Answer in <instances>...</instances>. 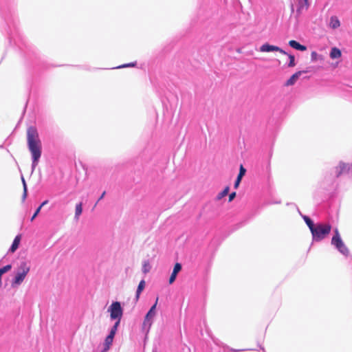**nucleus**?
<instances>
[{"instance_id":"20","label":"nucleus","mask_w":352,"mask_h":352,"mask_svg":"<svg viewBox=\"0 0 352 352\" xmlns=\"http://www.w3.org/2000/svg\"><path fill=\"white\" fill-rule=\"evenodd\" d=\"M145 287V281L144 280H142L138 287L137 291H136V298L138 299L140 297V295L142 290L144 289Z\"/></svg>"},{"instance_id":"18","label":"nucleus","mask_w":352,"mask_h":352,"mask_svg":"<svg viewBox=\"0 0 352 352\" xmlns=\"http://www.w3.org/2000/svg\"><path fill=\"white\" fill-rule=\"evenodd\" d=\"M142 272L145 274L148 273L151 271V265L148 260H144L142 262Z\"/></svg>"},{"instance_id":"26","label":"nucleus","mask_w":352,"mask_h":352,"mask_svg":"<svg viewBox=\"0 0 352 352\" xmlns=\"http://www.w3.org/2000/svg\"><path fill=\"white\" fill-rule=\"evenodd\" d=\"M120 322H119V321H116L114 325L112 327V328L111 329V331H110L109 334L111 335L113 337L116 335V331L118 330V326L120 324Z\"/></svg>"},{"instance_id":"4","label":"nucleus","mask_w":352,"mask_h":352,"mask_svg":"<svg viewBox=\"0 0 352 352\" xmlns=\"http://www.w3.org/2000/svg\"><path fill=\"white\" fill-rule=\"evenodd\" d=\"M158 302V298H157L154 305L150 308L148 311L146 313L144 321L142 322V331L146 334L149 332L152 324L154 322L155 318L157 315L156 307Z\"/></svg>"},{"instance_id":"15","label":"nucleus","mask_w":352,"mask_h":352,"mask_svg":"<svg viewBox=\"0 0 352 352\" xmlns=\"http://www.w3.org/2000/svg\"><path fill=\"white\" fill-rule=\"evenodd\" d=\"M245 171L246 170L243 168V166L241 165L240 166V170H239V173L238 175V177L235 181V183H234V188H237L241 181V179L242 177H243V175H245Z\"/></svg>"},{"instance_id":"31","label":"nucleus","mask_w":352,"mask_h":352,"mask_svg":"<svg viewBox=\"0 0 352 352\" xmlns=\"http://www.w3.org/2000/svg\"><path fill=\"white\" fill-rule=\"evenodd\" d=\"M236 196V192H232L231 194H230L229 195V201H231L234 199V198Z\"/></svg>"},{"instance_id":"9","label":"nucleus","mask_w":352,"mask_h":352,"mask_svg":"<svg viewBox=\"0 0 352 352\" xmlns=\"http://www.w3.org/2000/svg\"><path fill=\"white\" fill-rule=\"evenodd\" d=\"M305 71H298L294 74L285 82L286 86H292L294 85L298 79L300 78V76L305 73Z\"/></svg>"},{"instance_id":"27","label":"nucleus","mask_w":352,"mask_h":352,"mask_svg":"<svg viewBox=\"0 0 352 352\" xmlns=\"http://www.w3.org/2000/svg\"><path fill=\"white\" fill-rule=\"evenodd\" d=\"M113 336L109 334L108 336L105 339V345L109 347L113 342Z\"/></svg>"},{"instance_id":"19","label":"nucleus","mask_w":352,"mask_h":352,"mask_svg":"<svg viewBox=\"0 0 352 352\" xmlns=\"http://www.w3.org/2000/svg\"><path fill=\"white\" fill-rule=\"evenodd\" d=\"M311 60L312 62H316L318 60H323L324 57L321 54H318L316 52H312L311 54Z\"/></svg>"},{"instance_id":"28","label":"nucleus","mask_w":352,"mask_h":352,"mask_svg":"<svg viewBox=\"0 0 352 352\" xmlns=\"http://www.w3.org/2000/svg\"><path fill=\"white\" fill-rule=\"evenodd\" d=\"M41 210V206H39L36 210V211L34 212V214L32 215V217H31L30 219V221H33L34 220V219L37 217V215L39 214L40 211Z\"/></svg>"},{"instance_id":"7","label":"nucleus","mask_w":352,"mask_h":352,"mask_svg":"<svg viewBox=\"0 0 352 352\" xmlns=\"http://www.w3.org/2000/svg\"><path fill=\"white\" fill-rule=\"evenodd\" d=\"M259 50L261 52H278L283 54H287V53L285 50L280 48L279 47L270 45L268 43H265V44L262 45L260 47Z\"/></svg>"},{"instance_id":"23","label":"nucleus","mask_w":352,"mask_h":352,"mask_svg":"<svg viewBox=\"0 0 352 352\" xmlns=\"http://www.w3.org/2000/svg\"><path fill=\"white\" fill-rule=\"evenodd\" d=\"M22 182H23V194L22 196V200L23 201H25V199L27 197L28 190H27V185H26L25 181L23 177H22Z\"/></svg>"},{"instance_id":"11","label":"nucleus","mask_w":352,"mask_h":352,"mask_svg":"<svg viewBox=\"0 0 352 352\" xmlns=\"http://www.w3.org/2000/svg\"><path fill=\"white\" fill-rule=\"evenodd\" d=\"M329 25L331 28L336 30L340 26V21L336 16H332L330 18Z\"/></svg>"},{"instance_id":"22","label":"nucleus","mask_w":352,"mask_h":352,"mask_svg":"<svg viewBox=\"0 0 352 352\" xmlns=\"http://www.w3.org/2000/svg\"><path fill=\"white\" fill-rule=\"evenodd\" d=\"M286 55L288 56L289 60V63L287 64V66L289 67H294V66H296V61H295L294 56L292 55V54H288V53Z\"/></svg>"},{"instance_id":"5","label":"nucleus","mask_w":352,"mask_h":352,"mask_svg":"<svg viewBox=\"0 0 352 352\" xmlns=\"http://www.w3.org/2000/svg\"><path fill=\"white\" fill-rule=\"evenodd\" d=\"M107 311L110 314L111 320L120 322L123 315V309L120 302H113Z\"/></svg>"},{"instance_id":"13","label":"nucleus","mask_w":352,"mask_h":352,"mask_svg":"<svg viewBox=\"0 0 352 352\" xmlns=\"http://www.w3.org/2000/svg\"><path fill=\"white\" fill-rule=\"evenodd\" d=\"M21 236L19 234L15 236V238L12 242V244L9 250V252L13 253L18 249L20 241H21Z\"/></svg>"},{"instance_id":"6","label":"nucleus","mask_w":352,"mask_h":352,"mask_svg":"<svg viewBox=\"0 0 352 352\" xmlns=\"http://www.w3.org/2000/svg\"><path fill=\"white\" fill-rule=\"evenodd\" d=\"M331 244L343 255L348 256L349 251L341 238H332Z\"/></svg>"},{"instance_id":"17","label":"nucleus","mask_w":352,"mask_h":352,"mask_svg":"<svg viewBox=\"0 0 352 352\" xmlns=\"http://www.w3.org/2000/svg\"><path fill=\"white\" fill-rule=\"evenodd\" d=\"M82 212V202H80L76 205L75 207V216L74 218L76 220H78L80 214Z\"/></svg>"},{"instance_id":"16","label":"nucleus","mask_w":352,"mask_h":352,"mask_svg":"<svg viewBox=\"0 0 352 352\" xmlns=\"http://www.w3.org/2000/svg\"><path fill=\"white\" fill-rule=\"evenodd\" d=\"M329 56L331 59L339 58L341 57L342 53L338 48L335 47L331 48Z\"/></svg>"},{"instance_id":"8","label":"nucleus","mask_w":352,"mask_h":352,"mask_svg":"<svg viewBox=\"0 0 352 352\" xmlns=\"http://www.w3.org/2000/svg\"><path fill=\"white\" fill-rule=\"evenodd\" d=\"M351 169V166L345 162H340L338 165L336 167V173L337 177H339L343 173H347L349 172Z\"/></svg>"},{"instance_id":"10","label":"nucleus","mask_w":352,"mask_h":352,"mask_svg":"<svg viewBox=\"0 0 352 352\" xmlns=\"http://www.w3.org/2000/svg\"><path fill=\"white\" fill-rule=\"evenodd\" d=\"M182 270V265L180 263H176L174 266L173 272L170 275V277L169 278V283L172 284L176 279L177 274L180 272Z\"/></svg>"},{"instance_id":"34","label":"nucleus","mask_w":352,"mask_h":352,"mask_svg":"<svg viewBox=\"0 0 352 352\" xmlns=\"http://www.w3.org/2000/svg\"><path fill=\"white\" fill-rule=\"evenodd\" d=\"M232 351H234V352H239V351H242L243 350L238 349V350H232Z\"/></svg>"},{"instance_id":"33","label":"nucleus","mask_w":352,"mask_h":352,"mask_svg":"<svg viewBox=\"0 0 352 352\" xmlns=\"http://www.w3.org/2000/svg\"><path fill=\"white\" fill-rule=\"evenodd\" d=\"M105 195V192H103V193L101 195V196L100 197V198L98 199V201H99L100 200H101L104 196Z\"/></svg>"},{"instance_id":"12","label":"nucleus","mask_w":352,"mask_h":352,"mask_svg":"<svg viewBox=\"0 0 352 352\" xmlns=\"http://www.w3.org/2000/svg\"><path fill=\"white\" fill-rule=\"evenodd\" d=\"M289 45L291 47H292L295 50H299V51L303 52L307 50L306 46L300 44L299 43H298L297 41H296L294 40L289 41Z\"/></svg>"},{"instance_id":"21","label":"nucleus","mask_w":352,"mask_h":352,"mask_svg":"<svg viewBox=\"0 0 352 352\" xmlns=\"http://www.w3.org/2000/svg\"><path fill=\"white\" fill-rule=\"evenodd\" d=\"M303 219L306 223V224L307 225V226L309 227L310 231L311 232L312 230L314 228V227L316 226V224H314L313 221L307 216H304L303 217Z\"/></svg>"},{"instance_id":"24","label":"nucleus","mask_w":352,"mask_h":352,"mask_svg":"<svg viewBox=\"0 0 352 352\" xmlns=\"http://www.w3.org/2000/svg\"><path fill=\"white\" fill-rule=\"evenodd\" d=\"M22 182H23V194L22 196V200L23 201H25V199L27 197L28 190H27V185H26L25 181L23 177H22Z\"/></svg>"},{"instance_id":"14","label":"nucleus","mask_w":352,"mask_h":352,"mask_svg":"<svg viewBox=\"0 0 352 352\" xmlns=\"http://www.w3.org/2000/svg\"><path fill=\"white\" fill-rule=\"evenodd\" d=\"M298 6H297V12L300 14L304 9H307L308 8V0H297Z\"/></svg>"},{"instance_id":"30","label":"nucleus","mask_w":352,"mask_h":352,"mask_svg":"<svg viewBox=\"0 0 352 352\" xmlns=\"http://www.w3.org/2000/svg\"><path fill=\"white\" fill-rule=\"evenodd\" d=\"M338 236V238H341L340 236V234L338 232V229H335L334 230V235L333 236L332 238H337Z\"/></svg>"},{"instance_id":"32","label":"nucleus","mask_w":352,"mask_h":352,"mask_svg":"<svg viewBox=\"0 0 352 352\" xmlns=\"http://www.w3.org/2000/svg\"><path fill=\"white\" fill-rule=\"evenodd\" d=\"M47 202H48V201H47V200L44 201L41 204V206H41V208H42L43 206L46 205V204H47Z\"/></svg>"},{"instance_id":"29","label":"nucleus","mask_w":352,"mask_h":352,"mask_svg":"<svg viewBox=\"0 0 352 352\" xmlns=\"http://www.w3.org/2000/svg\"><path fill=\"white\" fill-rule=\"evenodd\" d=\"M136 65V63H129V64H124V65H120V66H118L117 68H124V67H134Z\"/></svg>"},{"instance_id":"1","label":"nucleus","mask_w":352,"mask_h":352,"mask_svg":"<svg viewBox=\"0 0 352 352\" xmlns=\"http://www.w3.org/2000/svg\"><path fill=\"white\" fill-rule=\"evenodd\" d=\"M27 142L28 149L32 155V168L33 171L38 164L42 149L41 142L35 127L31 126L28 128L27 131Z\"/></svg>"},{"instance_id":"3","label":"nucleus","mask_w":352,"mask_h":352,"mask_svg":"<svg viewBox=\"0 0 352 352\" xmlns=\"http://www.w3.org/2000/svg\"><path fill=\"white\" fill-rule=\"evenodd\" d=\"M331 229V226L329 224L316 223V226L311 232L313 241H322L329 234Z\"/></svg>"},{"instance_id":"2","label":"nucleus","mask_w":352,"mask_h":352,"mask_svg":"<svg viewBox=\"0 0 352 352\" xmlns=\"http://www.w3.org/2000/svg\"><path fill=\"white\" fill-rule=\"evenodd\" d=\"M30 266L27 262H21L14 271V275L11 281L12 287H16L21 285L30 272Z\"/></svg>"},{"instance_id":"25","label":"nucleus","mask_w":352,"mask_h":352,"mask_svg":"<svg viewBox=\"0 0 352 352\" xmlns=\"http://www.w3.org/2000/svg\"><path fill=\"white\" fill-rule=\"evenodd\" d=\"M229 187L227 186L225 188V189L221 191V192H219L217 197V199H222L223 197H224L226 195H228V192H229Z\"/></svg>"}]
</instances>
